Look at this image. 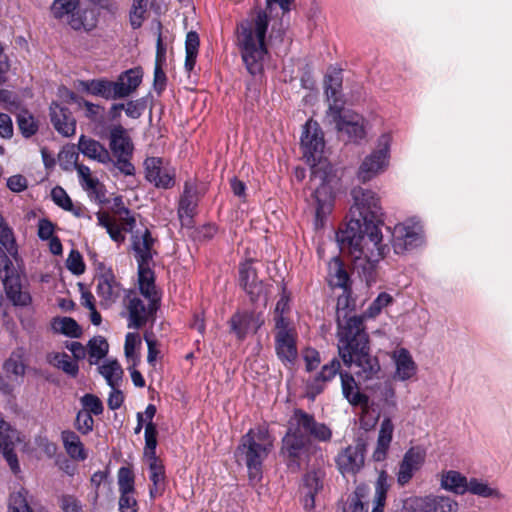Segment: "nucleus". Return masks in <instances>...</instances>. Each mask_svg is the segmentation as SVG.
<instances>
[{
  "instance_id": "obj_21",
  "label": "nucleus",
  "mask_w": 512,
  "mask_h": 512,
  "mask_svg": "<svg viewBox=\"0 0 512 512\" xmlns=\"http://www.w3.org/2000/svg\"><path fill=\"white\" fill-rule=\"evenodd\" d=\"M18 439L16 429L0 417V452L13 473L20 471L17 455L14 451L15 440Z\"/></svg>"
},
{
  "instance_id": "obj_49",
  "label": "nucleus",
  "mask_w": 512,
  "mask_h": 512,
  "mask_svg": "<svg viewBox=\"0 0 512 512\" xmlns=\"http://www.w3.org/2000/svg\"><path fill=\"white\" fill-rule=\"evenodd\" d=\"M101 375L105 378L111 388L119 385L122 379L123 370L116 360H109L99 367Z\"/></svg>"
},
{
  "instance_id": "obj_11",
  "label": "nucleus",
  "mask_w": 512,
  "mask_h": 512,
  "mask_svg": "<svg viewBox=\"0 0 512 512\" xmlns=\"http://www.w3.org/2000/svg\"><path fill=\"white\" fill-rule=\"evenodd\" d=\"M275 328L276 355L284 365L292 366L298 358L297 333L286 317H281Z\"/></svg>"
},
{
  "instance_id": "obj_53",
  "label": "nucleus",
  "mask_w": 512,
  "mask_h": 512,
  "mask_svg": "<svg viewBox=\"0 0 512 512\" xmlns=\"http://www.w3.org/2000/svg\"><path fill=\"white\" fill-rule=\"evenodd\" d=\"M145 447L144 457L146 459L157 458L156 447H157V427L155 423H146L145 432Z\"/></svg>"
},
{
  "instance_id": "obj_31",
  "label": "nucleus",
  "mask_w": 512,
  "mask_h": 512,
  "mask_svg": "<svg viewBox=\"0 0 512 512\" xmlns=\"http://www.w3.org/2000/svg\"><path fill=\"white\" fill-rule=\"evenodd\" d=\"M143 70L141 67H135L122 72L116 82L118 92L121 98L131 95L141 84Z\"/></svg>"
},
{
  "instance_id": "obj_57",
  "label": "nucleus",
  "mask_w": 512,
  "mask_h": 512,
  "mask_svg": "<svg viewBox=\"0 0 512 512\" xmlns=\"http://www.w3.org/2000/svg\"><path fill=\"white\" fill-rule=\"evenodd\" d=\"M231 331L236 334L238 339H244L249 326V317L247 314L236 313L230 319Z\"/></svg>"
},
{
  "instance_id": "obj_36",
  "label": "nucleus",
  "mask_w": 512,
  "mask_h": 512,
  "mask_svg": "<svg viewBox=\"0 0 512 512\" xmlns=\"http://www.w3.org/2000/svg\"><path fill=\"white\" fill-rule=\"evenodd\" d=\"M118 214L120 218L123 220L124 228L122 229L115 222L110 228H108L107 233L114 242L121 244L125 241V235L123 233V230L127 232H132L136 225V220L130 214V210L127 207H121L118 210Z\"/></svg>"
},
{
  "instance_id": "obj_54",
  "label": "nucleus",
  "mask_w": 512,
  "mask_h": 512,
  "mask_svg": "<svg viewBox=\"0 0 512 512\" xmlns=\"http://www.w3.org/2000/svg\"><path fill=\"white\" fill-rule=\"evenodd\" d=\"M28 491L21 489L10 495L8 512H33L27 501Z\"/></svg>"
},
{
  "instance_id": "obj_48",
  "label": "nucleus",
  "mask_w": 512,
  "mask_h": 512,
  "mask_svg": "<svg viewBox=\"0 0 512 512\" xmlns=\"http://www.w3.org/2000/svg\"><path fill=\"white\" fill-rule=\"evenodd\" d=\"M79 5V0H54L51 5V13L56 19H65L68 23Z\"/></svg>"
},
{
  "instance_id": "obj_7",
  "label": "nucleus",
  "mask_w": 512,
  "mask_h": 512,
  "mask_svg": "<svg viewBox=\"0 0 512 512\" xmlns=\"http://www.w3.org/2000/svg\"><path fill=\"white\" fill-rule=\"evenodd\" d=\"M325 118L327 123L334 125L340 137L347 142L359 143L365 138L364 118L351 110L344 109L337 101L330 103Z\"/></svg>"
},
{
  "instance_id": "obj_64",
  "label": "nucleus",
  "mask_w": 512,
  "mask_h": 512,
  "mask_svg": "<svg viewBox=\"0 0 512 512\" xmlns=\"http://www.w3.org/2000/svg\"><path fill=\"white\" fill-rule=\"evenodd\" d=\"M60 507L62 512H84L81 501L69 494L61 496Z\"/></svg>"
},
{
  "instance_id": "obj_52",
  "label": "nucleus",
  "mask_w": 512,
  "mask_h": 512,
  "mask_svg": "<svg viewBox=\"0 0 512 512\" xmlns=\"http://www.w3.org/2000/svg\"><path fill=\"white\" fill-rule=\"evenodd\" d=\"M147 108V99L145 97L130 100L126 104L119 103L112 106V110H125L126 115L132 119H138Z\"/></svg>"
},
{
  "instance_id": "obj_30",
  "label": "nucleus",
  "mask_w": 512,
  "mask_h": 512,
  "mask_svg": "<svg viewBox=\"0 0 512 512\" xmlns=\"http://www.w3.org/2000/svg\"><path fill=\"white\" fill-rule=\"evenodd\" d=\"M138 265V285L140 293L146 299L160 300L161 297L156 290L155 275L152 269L153 264H137Z\"/></svg>"
},
{
  "instance_id": "obj_27",
  "label": "nucleus",
  "mask_w": 512,
  "mask_h": 512,
  "mask_svg": "<svg viewBox=\"0 0 512 512\" xmlns=\"http://www.w3.org/2000/svg\"><path fill=\"white\" fill-rule=\"evenodd\" d=\"M197 207V189L188 182L184 185L178 206V216L183 224H190Z\"/></svg>"
},
{
  "instance_id": "obj_6",
  "label": "nucleus",
  "mask_w": 512,
  "mask_h": 512,
  "mask_svg": "<svg viewBox=\"0 0 512 512\" xmlns=\"http://www.w3.org/2000/svg\"><path fill=\"white\" fill-rule=\"evenodd\" d=\"M273 448V438L267 425L250 428L240 439L236 453L244 461L250 484L263 478V464Z\"/></svg>"
},
{
  "instance_id": "obj_26",
  "label": "nucleus",
  "mask_w": 512,
  "mask_h": 512,
  "mask_svg": "<svg viewBox=\"0 0 512 512\" xmlns=\"http://www.w3.org/2000/svg\"><path fill=\"white\" fill-rule=\"evenodd\" d=\"M341 390L343 397L352 406L366 407L369 403V397L361 392L357 382L349 372L340 373Z\"/></svg>"
},
{
  "instance_id": "obj_9",
  "label": "nucleus",
  "mask_w": 512,
  "mask_h": 512,
  "mask_svg": "<svg viewBox=\"0 0 512 512\" xmlns=\"http://www.w3.org/2000/svg\"><path fill=\"white\" fill-rule=\"evenodd\" d=\"M109 147L115 160H112L114 167L125 176H133L135 167L131 162L134 145L126 129L121 125L114 126L110 130Z\"/></svg>"
},
{
  "instance_id": "obj_42",
  "label": "nucleus",
  "mask_w": 512,
  "mask_h": 512,
  "mask_svg": "<svg viewBox=\"0 0 512 512\" xmlns=\"http://www.w3.org/2000/svg\"><path fill=\"white\" fill-rule=\"evenodd\" d=\"M51 327L54 332L70 338H78L82 334L81 327L71 317H57L52 320Z\"/></svg>"
},
{
  "instance_id": "obj_45",
  "label": "nucleus",
  "mask_w": 512,
  "mask_h": 512,
  "mask_svg": "<svg viewBox=\"0 0 512 512\" xmlns=\"http://www.w3.org/2000/svg\"><path fill=\"white\" fill-rule=\"evenodd\" d=\"M24 357L25 349L23 347H18L16 350H14L3 364V369L5 372L15 376L23 377L26 370Z\"/></svg>"
},
{
  "instance_id": "obj_35",
  "label": "nucleus",
  "mask_w": 512,
  "mask_h": 512,
  "mask_svg": "<svg viewBox=\"0 0 512 512\" xmlns=\"http://www.w3.org/2000/svg\"><path fill=\"white\" fill-rule=\"evenodd\" d=\"M117 87L118 85L116 81L94 79L87 83L86 89L92 95L111 100L121 98Z\"/></svg>"
},
{
  "instance_id": "obj_60",
  "label": "nucleus",
  "mask_w": 512,
  "mask_h": 512,
  "mask_svg": "<svg viewBox=\"0 0 512 512\" xmlns=\"http://www.w3.org/2000/svg\"><path fill=\"white\" fill-rule=\"evenodd\" d=\"M141 344V339L137 333H128L125 337L124 352L127 359H131L134 362L139 360L136 354V348Z\"/></svg>"
},
{
  "instance_id": "obj_46",
  "label": "nucleus",
  "mask_w": 512,
  "mask_h": 512,
  "mask_svg": "<svg viewBox=\"0 0 512 512\" xmlns=\"http://www.w3.org/2000/svg\"><path fill=\"white\" fill-rule=\"evenodd\" d=\"M51 199L58 207L71 212L76 217L83 215L82 208L80 206H74L71 198L61 186H55L51 190Z\"/></svg>"
},
{
  "instance_id": "obj_58",
  "label": "nucleus",
  "mask_w": 512,
  "mask_h": 512,
  "mask_svg": "<svg viewBox=\"0 0 512 512\" xmlns=\"http://www.w3.org/2000/svg\"><path fill=\"white\" fill-rule=\"evenodd\" d=\"M363 496L362 489L358 487L347 499L343 512H367L368 509L362 501Z\"/></svg>"
},
{
  "instance_id": "obj_28",
  "label": "nucleus",
  "mask_w": 512,
  "mask_h": 512,
  "mask_svg": "<svg viewBox=\"0 0 512 512\" xmlns=\"http://www.w3.org/2000/svg\"><path fill=\"white\" fill-rule=\"evenodd\" d=\"M78 149L84 156L101 164H108L112 161L110 153L104 145L85 135L79 137Z\"/></svg>"
},
{
  "instance_id": "obj_41",
  "label": "nucleus",
  "mask_w": 512,
  "mask_h": 512,
  "mask_svg": "<svg viewBox=\"0 0 512 512\" xmlns=\"http://www.w3.org/2000/svg\"><path fill=\"white\" fill-rule=\"evenodd\" d=\"M16 122L21 135L30 138L39 130L38 121L25 107L21 108L16 115Z\"/></svg>"
},
{
  "instance_id": "obj_16",
  "label": "nucleus",
  "mask_w": 512,
  "mask_h": 512,
  "mask_svg": "<svg viewBox=\"0 0 512 512\" xmlns=\"http://www.w3.org/2000/svg\"><path fill=\"white\" fill-rule=\"evenodd\" d=\"M119 490V512H138V501L135 497V476L129 467H120L117 472Z\"/></svg>"
},
{
  "instance_id": "obj_4",
  "label": "nucleus",
  "mask_w": 512,
  "mask_h": 512,
  "mask_svg": "<svg viewBox=\"0 0 512 512\" xmlns=\"http://www.w3.org/2000/svg\"><path fill=\"white\" fill-rule=\"evenodd\" d=\"M294 0H266V9H258L237 24L236 44L242 60L251 75L263 70V63L268 55L266 34L269 26L267 11L272 12L273 5H279L283 13L290 11Z\"/></svg>"
},
{
  "instance_id": "obj_15",
  "label": "nucleus",
  "mask_w": 512,
  "mask_h": 512,
  "mask_svg": "<svg viewBox=\"0 0 512 512\" xmlns=\"http://www.w3.org/2000/svg\"><path fill=\"white\" fill-rule=\"evenodd\" d=\"M367 443L364 439L358 438L353 445L343 449L336 457L335 462L343 475L357 474L365 464Z\"/></svg>"
},
{
  "instance_id": "obj_17",
  "label": "nucleus",
  "mask_w": 512,
  "mask_h": 512,
  "mask_svg": "<svg viewBox=\"0 0 512 512\" xmlns=\"http://www.w3.org/2000/svg\"><path fill=\"white\" fill-rule=\"evenodd\" d=\"M145 178L157 188L169 189L175 184V171L163 165L160 157H148L144 161Z\"/></svg>"
},
{
  "instance_id": "obj_2",
  "label": "nucleus",
  "mask_w": 512,
  "mask_h": 512,
  "mask_svg": "<svg viewBox=\"0 0 512 512\" xmlns=\"http://www.w3.org/2000/svg\"><path fill=\"white\" fill-rule=\"evenodd\" d=\"M303 158L311 167L310 182L316 186L315 224L323 225L326 216L332 211L334 190L339 182L336 169L324 157L325 142L323 132L316 121L308 120L301 135Z\"/></svg>"
},
{
  "instance_id": "obj_19",
  "label": "nucleus",
  "mask_w": 512,
  "mask_h": 512,
  "mask_svg": "<svg viewBox=\"0 0 512 512\" xmlns=\"http://www.w3.org/2000/svg\"><path fill=\"white\" fill-rule=\"evenodd\" d=\"M425 457V450L421 447H411L405 452L397 472V482L400 486H405L410 482L415 473L423 466Z\"/></svg>"
},
{
  "instance_id": "obj_1",
  "label": "nucleus",
  "mask_w": 512,
  "mask_h": 512,
  "mask_svg": "<svg viewBox=\"0 0 512 512\" xmlns=\"http://www.w3.org/2000/svg\"><path fill=\"white\" fill-rule=\"evenodd\" d=\"M351 195L350 219L336 236L341 247L348 249L355 270L369 280L378 263L389 252L380 230L384 213L380 198L374 191L355 187Z\"/></svg>"
},
{
  "instance_id": "obj_47",
  "label": "nucleus",
  "mask_w": 512,
  "mask_h": 512,
  "mask_svg": "<svg viewBox=\"0 0 512 512\" xmlns=\"http://www.w3.org/2000/svg\"><path fill=\"white\" fill-rule=\"evenodd\" d=\"M239 283L243 290L252 295L257 286V273L250 262L242 263L239 267Z\"/></svg>"
},
{
  "instance_id": "obj_10",
  "label": "nucleus",
  "mask_w": 512,
  "mask_h": 512,
  "mask_svg": "<svg viewBox=\"0 0 512 512\" xmlns=\"http://www.w3.org/2000/svg\"><path fill=\"white\" fill-rule=\"evenodd\" d=\"M424 242L423 227L413 219L398 223L391 230V246L395 254H405L422 246Z\"/></svg>"
},
{
  "instance_id": "obj_5",
  "label": "nucleus",
  "mask_w": 512,
  "mask_h": 512,
  "mask_svg": "<svg viewBox=\"0 0 512 512\" xmlns=\"http://www.w3.org/2000/svg\"><path fill=\"white\" fill-rule=\"evenodd\" d=\"M332 430L325 423L317 422L312 414L295 409L288 421V429L282 439V454L296 462L310 445V438L319 442H329Z\"/></svg>"
},
{
  "instance_id": "obj_37",
  "label": "nucleus",
  "mask_w": 512,
  "mask_h": 512,
  "mask_svg": "<svg viewBox=\"0 0 512 512\" xmlns=\"http://www.w3.org/2000/svg\"><path fill=\"white\" fill-rule=\"evenodd\" d=\"M342 80L343 77L341 69H333L326 74L324 79L325 93L328 100L331 101V103H335L337 101L341 106H343V102L340 98Z\"/></svg>"
},
{
  "instance_id": "obj_32",
  "label": "nucleus",
  "mask_w": 512,
  "mask_h": 512,
  "mask_svg": "<svg viewBox=\"0 0 512 512\" xmlns=\"http://www.w3.org/2000/svg\"><path fill=\"white\" fill-rule=\"evenodd\" d=\"M98 23V14L94 8H81L80 5L68 20V25L76 31H92Z\"/></svg>"
},
{
  "instance_id": "obj_13",
  "label": "nucleus",
  "mask_w": 512,
  "mask_h": 512,
  "mask_svg": "<svg viewBox=\"0 0 512 512\" xmlns=\"http://www.w3.org/2000/svg\"><path fill=\"white\" fill-rule=\"evenodd\" d=\"M98 270L96 294L100 299V305L103 308H109L120 299L124 289L111 268H107L103 263H100Z\"/></svg>"
},
{
  "instance_id": "obj_24",
  "label": "nucleus",
  "mask_w": 512,
  "mask_h": 512,
  "mask_svg": "<svg viewBox=\"0 0 512 512\" xmlns=\"http://www.w3.org/2000/svg\"><path fill=\"white\" fill-rule=\"evenodd\" d=\"M76 171L80 185L87 192L89 198L98 204L105 203L107 201L105 188L97 178L91 176L90 168L86 165H76Z\"/></svg>"
},
{
  "instance_id": "obj_43",
  "label": "nucleus",
  "mask_w": 512,
  "mask_h": 512,
  "mask_svg": "<svg viewBox=\"0 0 512 512\" xmlns=\"http://www.w3.org/2000/svg\"><path fill=\"white\" fill-rule=\"evenodd\" d=\"M390 488V484L388 482V475L385 471H381L378 475L376 484H375V496L373 500V508L372 512H383L387 493Z\"/></svg>"
},
{
  "instance_id": "obj_12",
  "label": "nucleus",
  "mask_w": 512,
  "mask_h": 512,
  "mask_svg": "<svg viewBox=\"0 0 512 512\" xmlns=\"http://www.w3.org/2000/svg\"><path fill=\"white\" fill-rule=\"evenodd\" d=\"M125 298L127 300L128 328L131 329L143 327L159 309L160 300L147 299L148 305H145L134 290H129L125 294Z\"/></svg>"
},
{
  "instance_id": "obj_56",
  "label": "nucleus",
  "mask_w": 512,
  "mask_h": 512,
  "mask_svg": "<svg viewBox=\"0 0 512 512\" xmlns=\"http://www.w3.org/2000/svg\"><path fill=\"white\" fill-rule=\"evenodd\" d=\"M0 104L5 110L12 113L23 108L19 96L6 89H0Z\"/></svg>"
},
{
  "instance_id": "obj_38",
  "label": "nucleus",
  "mask_w": 512,
  "mask_h": 512,
  "mask_svg": "<svg viewBox=\"0 0 512 512\" xmlns=\"http://www.w3.org/2000/svg\"><path fill=\"white\" fill-rule=\"evenodd\" d=\"M349 275L339 258H334L329 264V284L332 288H341L344 292L350 290Z\"/></svg>"
},
{
  "instance_id": "obj_34",
  "label": "nucleus",
  "mask_w": 512,
  "mask_h": 512,
  "mask_svg": "<svg viewBox=\"0 0 512 512\" xmlns=\"http://www.w3.org/2000/svg\"><path fill=\"white\" fill-rule=\"evenodd\" d=\"M440 486L454 494L463 495L467 492L468 480L458 471H444L441 475Z\"/></svg>"
},
{
  "instance_id": "obj_50",
  "label": "nucleus",
  "mask_w": 512,
  "mask_h": 512,
  "mask_svg": "<svg viewBox=\"0 0 512 512\" xmlns=\"http://www.w3.org/2000/svg\"><path fill=\"white\" fill-rule=\"evenodd\" d=\"M467 492L483 498H501V493L498 489L489 486L486 481L478 478H471L468 481Z\"/></svg>"
},
{
  "instance_id": "obj_44",
  "label": "nucleus",
  "mask_w": 512,
  "mask_h": 512,
  "mask_svg": "<svg viewBox=\"0 0 512 512\" xmlns=\"http://www.w3.org/2000/svg\"><path fill=\"white\" fill-rule=\"evenodd\" d=\"M340 361L337 358H333L329 363L322 366L320 372L315 376L312 388L317 393L323 390L321 383L331 381L338 373L340 374Z\"/></svg>"
},
{
  "instance_id": "obj_62",
  "label": "nucleus",
  "mask_w": 512,
  "mask_h": 512,
  "mask_svg": "<svg viewBox=\"0 0 512 512\" xmlns=\"http://www.w3.org/2000/svg\"><path fill=\"white\" fill-rule=\"evenodd\" d=\"M392 300L393 298L390 294L386 292L379 293L368 308L369 316L373 317L378 315L383 308H385L392 302Z\"/></svg>"
},
{
  "instance_id": "obj_22",
  "label": "nucleus",
  "mask_w": 512,
  "mask_h": 512,
  "mask_svg": "<svg viewBox=\"0 0 512 512\" xmlns=\"http://www.w3.org/2000/svg\"><path fill=\"white\" fill-rule=\"evenodd\" d=\"M391 359L395 365L393 379L398 381H409L417 374V364L408 349L399 348L394 350Z\"/></svg>"
},
{
  "instance_id": "obj_8",
  "label": "nucleus",
  "mask_w": 512,
  "mask_h": 512,
  "mask_svg": "<svg viewBox=\"0 0 512 512\" xmlns=\"http://www.w3.org/2000/svg\"><path fill=\"white\" fill-rule=\"evenodd\" d=\"M392 137L384 133L377 139L376 148L367 155L357 172L359 181L365 183L385 172L389 166Z\"/></svg>"
},
{
  "instance_id": "obj_61",
  "label": "nucleus",
  "mask_w": 512,
  "mask_h": 512,
  "mask_svg": "<svg viewBox=\"0 0 512 512\" xmlns=\"http://www.w3.org/2000/svg\"><path fill=\"white\" fill-rule=\"evenodd\" d=\"M378 397L389 407H396V393L393 385L386 381L378 388Z\"/></svg>"
},
{
  "instance_id": "obj_20",
  "label": "nucleus",
  "mask_w": 512,
  "mask_h": 512,
  "mask_svg": "<svg viewBox=\"0 0 512 512\" xmlns=\"http://www.w3.org/2000/svg\"><path fill=\"white\" fill-rule=\"evenodd\" d=\"M156 239L149 229L137 230L131 236V246L137 264H153V258L157 255L154 249Z\"/></svg>"
},
{
  "instance_id": "obj_39",
  "label": "nucleus",
  "mask_w": 512,
  "mask_h": 512,
  "mask_svg": "<svg viewBox=\"0 0 512 512\" xmlns=\"http://www.w3.org/2000/svg\"><path fill=\"white\" fill-rule=\"evenodd\" d=\"M47 361L54 367L61 369L69 376L75 377L78 374L79 366L75 359L62 352H54L47 355Z\"/></svg>"
},
{
  "instance_id": "obj_63",
  "label": "nucleus",
  "mask_w": 512,
  "mask_h": 512,
  "mask_svg": "<svg viewBox=\"0 0 512 512\" xmlns=\"http://www.w3.org/2000/svg\"><path fill=\"white\" fill-rule=\"evenodd\" d=\"M37 236L40 240L46 241L54 236L55 224L48 218H40L37 224Z\"/></svg>"
},
{
  "instance_id": "obj_51",
  "label": "nucleus",
  "mask_w": 512,
  "mask_h": 512,
  "mask_svg": "<svg viewBox=\"0 0 512 512\" xmlns=\"http://www.w3.org/2000/svg\"><path fill=\"white\" fill-rule=\"evenodd\" d=\"M109 345L101 336L93 337L88 342V356L90 364H97L108 353Z\"/></svg>"
},
{
  "instance_id": "obj_33",
  "label": "nucleus",
  "mask_w": 512,
  "mask_h": 512,
  "mask_svg": "<svg viewBox=\"0 0 512 512\" xmlns=\"http://www.w3.org/2000/svg\"><path fill=\"white\" fill-rule=\"evenodd\" d=\"M61 440L66 453L76 461H84L88 454L80 437L71 430L61 432Z\"/></svg>"
},
{
  "instance_id": "obj_3",
  "label": "nucleus",
  "mask_w": 512,
  "mask_h": 512,
  "mask_svg": "<svg viewBox=\"0 0 512 512\" xmlns=\"http://www.w3.org/2000/svg\"><path fill=\"white\" fill-rule=\"evenodd\" d=\"M338 354L347 367L353 364L360 382H367L379 377L381 367L377 357L370 353L369 336L360 315L338 316L337 328Z\"/></svg>"
},
{
  "instance_id": "obj_55",
  "label": "nucleus",
  "mask_w": 512,
  "mask_h": 512,
  "mask_svg": "<svg viewBox=\"0 0 512 512\" xmlns=\"http://www.w3.org/2000/svg\"><path fill=\"white\" fill-rule=\"evenodd\" d=\"M80 402L83 407L81 409L82 411H88V412H90L91 415H95V416L101 415L103 413V410H104L103 403L100 400V398L94 394H91V393L84 394L81 397Z\"/></svg>"
},
{
  "instance_id": "obj_18",
  "label": "nucleus",
  "mask_w": 512,
  "mask_h": 512,
  "mask_svg": "<svg viewBox=\"0 0 512 512\" xmlns=\"http://www.w3.org/2000/svg\"><path fill=\"white\" fill-rule=\"evenodd\" d=\"M458 503L449 496L428 495L410 501L409 512H457Z\"/></svg>"
},
{
  "instance_id": "obj_29",
  "label": "nucleus",
  "mask_w": 512,
  "mask_h": 512,
  "mask_svg": "<svg viewBox=\"0 0 512 512\" xmlns=\"http://www.w3.org/2000/svg\"><path fill=\"white\" fill-rule=\"evenodd\" d=\"M147 461L149 480L152 482V485L149 488V496L151 499H155L156 497L161 496L165 490V467L158 457L154 459H147Z\"/></svg>"
},
{
  "instance_id": "obj_59",
  "label": "nucleus",
  "mask_w": 512,
  "mask_h": 512,
  "mask_svg": "<svg viewBox=\"0 0 512 512\" xmlns=\"http://www.w3.org/2000/svg\"><path fill=\"white\" fill-rule=\"evenodd\" d=\"M94 420L90 412L79 410L75 419V428L83 435L93 431Z\"/></svg>"
},
{
  "instance_id": "obj_14",
  "label": "nucleus",
  "mask_w": 512,
  "mask_h": 512,
  "mask_svg": "<svg viewBox=\"0 0 512 512\" xmlns=\"http://www.w3.org/2000/svg\"><path fill=\"white\" fill-rule=\"evenodd\" d=\"M0 279L2 280L8 299L15 306H28L32 302L31 295L22 291L19 278L14 274L12 261L5 253V258L0 261Z\"/></svg>"
},
{
  "instance_id": "obj_40",
  "label": "nucleus",
  "mask_w": 512,
  "mask_h": 512,
  "mask_svg": "<svg viewBox=\"0 0 512 512\" xmlns=\"http://www.w3.org/2000/svg\"><path fill=\"white\" fill-rule=\"evenodd\" d=\"M200 39L196 31H189L185 40V70L190 73L196 65V60L199 52Z\"/></svg>"
},
{
  "instance_id": "obj_25",
  "label": "nucleus",
  "mask_w": 512,
  "mask_h": 512,
  "mask_svg": "<svg viewBox=\"0 0 512 512\" xmlns=\"http://www.w3.org/2000/svg\"><path fill=\"white\" fill-rule=\"evenodd\" d=\"M394 424L390 417H384L378 431L376 447L372 458L376 462L386 460L393 439Z\"/></svg>"
},
{
  "instance_id": "obj_23",
  "label": "nucleus",
  "mask_w": 512,
  "mask_h": 512,
  "mask_svg": "<svg viewBox=\"0 0 512 512\" xmlns=\"http://www.w3.org/2000/svg\"><path fill=\"white\" fill-rule=\"evenodd\" d=\"M50 119L55 130L64 137H70L75 134L76 120L71 111L57 103L50 105Z\"/></svg>"
}]
</instances>
